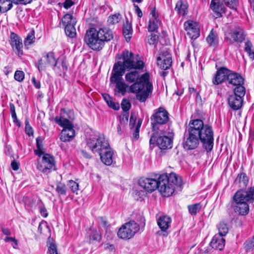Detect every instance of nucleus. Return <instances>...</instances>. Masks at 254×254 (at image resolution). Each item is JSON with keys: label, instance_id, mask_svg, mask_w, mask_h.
Listing matches in <instances>:
<instances>
[{"label": "nucleus", "instance_id": "obj_27", "mask_svg": "<svg viewBox=\"0 0 254 254\" xmlns=\"http://www.w3.org/2000/svg\"><path fill=\"white\" fill-rule=\"evenodd\" d=\"M248 183V178L244 173H241L238 174L235 180V184L238 185L239 187L242 188L246 187Z\"/></svg>", "mask_w": 254, "mask_h": 254}, {"label": "nucleus", "instance_id": "obj_39", "mask_svg": "<svg viewBox=\"0 0 254 254\" xmlns=\"http://www.w3.org/2000/svg\"><path fill=\"white\" fill-rule=\"evenodd\" d=\"M35 31L34 30H32L28 33L26 38L24 41V45L25 46H28L32 44L35 42Z\"/></svg>", "mask_w": 254, "mask_h": 254}, {"label": "nucleus", "instance_id": "obj_52", "mask_svg": "<svg viewBox=\"0 0 254 254\" xmlns=\"http://www.w3.org/2000/svg\"><path fill=\"white\" fill-rule=\"evenodd\" d=\"M25 132L29 136L32 135L33 134V128L30 125L28 119H26L25 121Z\"/></svg>", "mask_w": 254, "mask_h": 254}, {"label": "nucleus", "instance_id": "obj_59", "mask_svg": "<svg viewBox=\"0 0 254 254\" xmlns=\"http://www.w3.org/2000/svg\"><path fill=\"white\" fill-rule=\"evenodd\" d=\"M12 169L14 171H17L19 169V164L15 161H13L11 163Z\"/></svg>", "mask_w": 254, "mask_h": 254}, {"label": "nucleus", "instance_id": "obj_63", "mask_svg": "<svg viewBox=\"0 0 254 254\" xmlns=\"http://www.w3.org/2000/svg\"><path fill=\"white\" fill-rule=\"evenodd\" d=\"M13 119V122L18 126H20V123L19 121L17 119L16 115H15V116H11Z\"/></svg>", "mask_w": 254, "mask_h": 254}, {"label": "nucleus", "instance_id": "obj_3", "mask_svg": "<svg viewBox=\"0 0 254 254\" xmlns=\"http://www.w3.org/2000/svg\"><path fill=\"white\" fill-rule=\"evenodd\" d=\"M129 70L125 75L126 81L132 83L129 88V92L136 93V99L140 102H144L151 95L153 85L150 81V75L147 72L140 75L138 69Z\"/></svg>", "mask_w": 254, "mask_h": 254}, {"label": "nucleus", "instance_id": "obj_14", "mask_svg": "<svg viewBox=\"0 0 254 254\" xmlns=\"http://www.w3.org/2000/svg\"><path fill=\"white\" fill-rule=\"evenodd\" d=\"M124 74L113 70L110 77V82L112 84H116V89L119 93L124 96L127 92V88L128 85L124 82L123 75Z\"/></svg>", "mask_w": 254, "mask_h": 254}, {"label": "nucleus", "instance_id": "obj_29", "mask_svg": "<svg viewBox=\"0 0 254 254\" xmlns=\"http://www.w3.org/2000/svg\"><path fill=\"white\" fill-rule=\"evenodd\" d=\"M36 149L34 150V153L39 157L45 154V149L44 147L43 139L42 137L38 136L36 139Z\"/></svg>", "mask_w": 254, "mask_h": 254}, {"label": "nucleus", "instance_id": "obj_20", "mask_svg": "<svg viewBox=\"0 0 254 254\" xmlns=\"http://www.w3.org/2000/svg\"><path fill=\"white\" fill-rule=\"evenodd\" d=\"M101 161L106 165L110 166L113 162L114 152L109 147L99 153Z\"/></svg>", "mask_w": 254, "mask_h": 254}, {"label": "nucleus", "instance_id": "obj_42", "mask_svg": "<svg viewBox=\"0 0 254 254\" xmlns=\"http://www.w3.org/2000/svg\"><path fill=\"white\" fill-rule=\"evenodd\" d=\"M142 121L141 120H139L136 125L135 126V128L132 129L133 140H136L138 139L139 136V130Z\"/></svg>", "mask_w": 254, "mask_h": 254}, {"label": "nucleus", "instance_id": "obj_7", "mask_svg": "<svg viewBox=\"0 0 254 254\" xmlns=\"http://www.w3.org/2000/svg\"><path fill=\"white\" fill-rule=\"evenodd\" d=\"M153 129L160 131L161 133L166 132V124L169 121V114L162 107H160L154 111V113L150 118Z\"/></svg>", "mask_w": 254, "mask_h": 254}, {"label": "nucleus", "instance_id": "obj_16", "mask_svg": "<svg viewBox=\"0 0 254 254\" xmlns=\"http://www.w3.org/2000/svg\"><path fill=\"white\" fill-rule=\"evenodd\" d=\"M157 60L158 65L163 70L170 68L172 65L171 55L166 48L162 50Z\"/></svg>", "mask_w": 254, "mask_h": 254}, {"label": "nucleus", "instance_id": "obj_34", "mask_svg": "<svg viewBox=\"0 0 254 254\" xmlns=\"http://www.w3.org/2000/svg\"><path fill=\"white\" fill-rule=\"evenodd\" d=\"M47 244L48 247V253L49 254H59L58 252L57 246L56 243L50 237L48 238Z\"/></svg>", "mask_w": 254, "mask_h": 254}, {"label": "nucleus", "instance_id": "obj_58", "mask_svg": "<svg viewBox=\"0 0 254 254\" xmlns=\"http://www.w3.org/2000/svg\"><path fill=\"white\" fill-rule=\"evenodd\" d=\"M134 7L135 8V12L137 14V16L140 18L142 16V13L140 8L137 5H134Z\"/></svg>", "mask_w": 254, "mask_h": 254}, {"label": "nucleus", "instance_id": "obj_32", "mask_svg": "<svg viewBox=\"0 0 254 254\" xmlns=\"http://www.w3.org/2000/svg\"><path fill=\"white\" fill-rule=\"evenodd\" d=\"M12 0H0V13H5L13 6Z\"/></svg>", "mask_w": 254, "mask_h": 254}, {"label": "nucleus", "instance_id": "obj_17", "mask_svg": "<svg viewBox=\"0 0 254 254\" xmlns=\"http://www.w3.org/2000/svg\"><path fill=\"white\" fill-rule=\"evenodd\" d=\"M10 44L15 54L19 57L23 55V44L22 39L15 33L11 32Z\"/></svg>", "mask_w": 254, "mask_h": 254}, {"label": "nucleus", "instance_id": "obj_8", "mask_svg": "<svg viewBox=\"0 0 254 254\" xmlns=\"http://www.w3.org/2000/svg\"><path fill=\"white\" fill-rule=\"evenodd\" d=\"M55 121L59 126L63 127L60 137L61 140L63 142H68L72 140L75 136V131L72 123L63 117H56Z\"/></svg>", "mask_w": 254, "mask_h": 254}, {"label": "nucleus", "instance_id": "obj_55", "mask_svg": "<svg viewBox=\"0 0 254 254\" xmlns=\"http://www.w3.org/2000/svg\"><path fill=\"white\" fill-rule=\"evenodd\" d=\"M32 0H12V3L15 4H24L26 5L30 3Z\"/></svg>", "mask_w": 254, "mask_h": 254}, {"label": "nucleus", "instance_id": "obj_46", "mask_svg": "<svg viewBox=\"0 0 254 254\" xmlns=\"http://www.w3.org/2000/svg\"><path fill=\"white\" fill-rule=\"evenodd\" d=\"M245 248L247 252L250 251L254 249V236L253 237L248 240L244 244Z\"/></svg>", "mask_w": 254, "mask_h": 254}, {"label": "nucleus", "instance_id": "obj_23", "mask_svg": "<svg viewBox=\"0 0 254 254\" xmlns=\"http://www.w3.org/2000/svg\"><path fill=\"white\" fill-rule=\"evenodd\" d=\"M172 219L166 215H161L157 219V225L163 232H166L171 226Z\"/></svg>", "mask_w": 254, "mask_h": 254}, {"label": "nucleus", "instance_id": "obj_64", "mask_svg": "<svg viewBox=\"0 0 254 254\" xmlns=\"http://www.w3.org/2000/svg\"><path fill=\"white\" fill-rule=\"evenodd\" d=\"M2 233L5 235H10L11 233L10 231L8 229H2Z\"/></svg>", "mask_w": 254, "mask_h": 254}, {"label": "nucleus", "instance_id": "obj_37", "mask_svg": "<svg viewBox=\"0 0 254 254\" xmlns=\"http://www.w3.org/2000/svg\"><path fill=\"white\" fill-rule=\"evenodd\" d=\"M243 84H240V85L236 86L234 90V94L233 95H236V96L243 99L246 93V89L243 86Z\"/></svg>", "mask_w": 254, "mask_h": 254}, {"label": "nucleus", "instance_id": "obj_49", "mask_svg": "<svg viewBox=\"0 0 254 254\" xmlns=\"http://www.w3.org/2000/svg\"><path fill=\"white\" fill-rule=\"evenodd\" d=\"M121 108L124 112H128L131 108V104L128 100L124 99L122 102Z\"/></svg>", "mask_w": 254, "mask_h": 254}, {"label": "nucleus", "instance_id": "obj_60", "mask_svg": "<svg viewBox=\"0 0 254 254\" xmlns=\"http://www.w3.org/2000/svg\"><path fill=\"white\" fill-rule=\"evenodd\" d=\"M32 82L36 88L39 89L40 88V82L38 81H37L35 77H33L32 78Z\"/></svg>", "mask_w": 254, "mask_h": 254}, {"label": "nucleus", "instance_id": "obj_47", "mask_svg": "<svg viewBox=\"0 0 254 254\" xmlns=\"http://www.w3.org/2000/svg\"><path fill=\"white\" fill-rule=\"evenodd\" d=\"M38 204L41 215L44 217H47L48 216V213L46 208L44 206L43 202L41 200H39L38 202Z\"/></svg>", "mask_w": 254, "mask_h": 254}, {"label": "nucleus", "instance_id": "obj_2", "mask_svg": "<svg viewBox=\"0 0 254 254\" xmlns=\"http://www.w3.org/2000/svg\"><path fill=\"white\" fill-rule=\"evenodd\" d=\"M139 185L146 191L151 192L158 189L162 195L169 197L173 194L175 189L181 190V178L176 174L171 173L155 175L153 178H141L138 181Z\"/></svg>", "mask_w": 254, "mask_h": 254}, {"label": "nucleus", "instance_id": "obj_38", "mask_svg": "<svg viewBox=\"0 0 254 254\" xmlns=\"http://www.w3.org/2000/svg\"><path fill=\"white\" fill-rule=\"evenodd\" d=\"M160 22L159 19L150 18L148 25V30L151 32L155 31L160 25Z\"/></svg>", "mask_w": 254, "mask_h": 254}, {"label": "nucleus", "instance_id": "obj_31", "mask_svg": "<svg viewBox=\"0 0 254 254\" xmlns=\"http://www.w3.org/2000/svg\"><path fill=\"white\" fill-rule=\"evenodd\" d=\"M123 33L126 41L127 42L129 41L132 37V27L131 24L128 21L124 24Z\"/></svg>", "mask_w": 254, "mask_h": 254}, {"label": "nucleus", "instance_id": "obj_57", "mask_svg": "<svg viewBox=\"0 0 254 254\" xmlns=\"http://www.w3.org/2000/svg\"><path fill=\"white\" fill-rule=\"evenodd\" d=\"M150 18H155V19H159L157 13L156 12V9L155 7H153L152 8L150 13Z\"/></svg>", "mask_w": 254, "mask_h": 254}, {"label": "nucleus", "instance_id": "obj_5", "mask_svg": "<svg viewBox=\"0 0 254 254\" xmlns=\"http://www.w3.org/2000/svg\"><path fill=\"white\" fill-rule=\"evenodd\" d=\"M233 198L235 203L233 206L235 212L240 215H247L249 212L248 202H253L254 200V187H251L247 190H238Z\"/></svg>", "mask_w": 254, "mask_h": 254}, {"label": "nucleus", "instance_id": "obj_15", "mask_svg": "<svg viewBox=\"0 0 254 254\" xmlns=\"http://www.w3.org/2000/svg\"><path fill=\"white\" fill-rule=\"evenodd\" d=\"M55 165V161L54 157L49 154L45 153L42 157L41 163L37 164V169L42 172L49 173Z\"/></svg>", "mask_w": 254, "mask_h": 254}, {"label": "nucleus", "instance_id": "obj_1", "mask_svg": "<svg viewBox=\"0 0 254 254\" xmlns=\"http://www.w3.org/2000/svg\"><path fill=\"white\" fill-rule=\"evenodd\" d=\"M183 146L185 149L196 148L200 142L207 152L213 148L214 133L211 126L204 125L200 119L191 120L186 129Z\"/></svg>", "mask_w": 254, "mask_h": 254}, {"label": "nucleus", "instance_id": "obj_18", "mask_svg": "<svg viewBox=\"0 0 254 254\" xmlns=\"http://www.w3.org/2000/svg\"><path fill=\"white\" fill-rule=\"evenodd\" d=\"M230 70L227 68L222 67L218 69L212 79V83L214 85H219L225 81H227L228 74Z\"/></svg>", "mask_w": 254, "mask_h": 254}, {"label": "nucleus", "instance_id": "obj_24", "mask_svg": "<svg viewBox=\"0 0 254 254\" xmlns=\"http://www.w3.org/2000/svg\"><path fill=\"white\" fill-rule=\"evenodd\" d=\"M228 104L233 110L240 109L243 105V99L236 95H230L228 98Z\"/></svg>", "mask_w": 254, "mask_h": 254}, {"label": "nucleus", "instance_id": "obj_61", "mask_svg": "<svg viewBox=\"0 0 254 254\" xmlns=\"http://www.w3.org/2000/svg\"><path fill=\"white\" fill-rule=\"evenodd\" d=\"M5 242H13L15 246L17 245V241L14 238L12 237H6L4 239Z\"/></svg>", "mask_w": 254, "mask_h": 254}, {"label": "nucleus", "instance_id": "obj_40", "mask_svg": "<svg viewBox=\"0 0 254 254\" xmlns=\"http://www.w3.org/2000/svg\"><path fill=\"white\" fill-rule=\"evenodd\" d=\"M75 24L69 25L67 27H64L65 33L67 36L70 38H74L75 37L76 33L75 28Z\"/></svg>", "mask_w": 254, "mask_h": 254}, {"label": "nucleus", "instance_id": "obj_43", "mask_svg": "<svg viewBox=\"0 0 254 254\" xmlns=\"http://www.w3.org/2000/svg\"><path fill=\"white\" fill-rule=\"evenodd\" d=\"M121 18L122 16L120 14H115L108 17L107 22L109 25H114L118 23Z\"/></svg>", "mask_w": 254, "mask_h": 254}, {"label": "nucleus", "instance_id": "obj_25", "mask_svg": "<svg viewBox=\"0 0 254 254\" xmlns=\"http://www.w3.org/2000/svg\"><path fill=\"white\" fill-rule=\"evenodd\" d=\"M225 240L222 236L215 235L212 238L210 245L215 249L222 250L225 246Z\"/></svg>", "mask_w": 254, "mask_h": 254}, {"label": "nucleus", "instance_id": "obj_44", "mask_svg": "<svg viewBox=\"0 0 254 254\" xmlns=\"http://www.w3.org/2000/svg\"><path fill=\"white\" fill-rule=\"evenodd\" d=\"M223 1L226 6L235 10H237L239 3L238 0H224Z\"/></svg>", "mask_w": 254, "mask_h": 254}, {"label": "nucleus", "instance_id": "obj_51", "mask_svg": "<svg viewBox=\"0 0 254 254\" xmlns=\"http://www.w3.org/2000/svg\"><path fill=\"white\" fill-rule=\"evenodd\" d=\"M109 101L107 102L108 106L115 110H118L120 108V105L118 103H115L112 100V99L109 96H107Z\"/></svg>", "mask_w": 254, "mask_h": 254}, {"label": "nucleus", "instance_id": "obj_21", "mask_svg": "<svg viewBox=\"0 0 254 254\" xmlns=\"http://www.w3.org/2000/svg\"><path fill=\"white\" fill-rule=\"evenodd\" d=\"M227 81L229 85L236 86L240 84H244V79L239 73L230 70Z\"/></svg>", "mask_w": 254, "mask_h": 254}, {"label": "nucleus", "instance_id": "obj_36", "mask_svg": "<svg viewBox=\"0 0 254 254\" xmlns=\"http://www.w3.org/2000/svg\"><path fill=\"white\" fill-rule=\"evenodd\" d=\"M219 231L217 235L225 236L228 232V227L227 224L224 221L221 222L217 226Z\"/></svg>", "mask_w": 254, "mask_h": 254}, {"label": "nucleus", "instance_id": "obj_26", "mask_svg": "<svg viewBox=\"0 0 254 254\" xmlns=\"http://www.w3.org/2000/svg\"><path fill=\"white\" fill-rule=\"evenodd\" d=\"M188 4L184 3L182 0H179L177 2L175 10L178 15L185 16L188 13Z\"/></svg>", "mask_w": 254, "mask_h": 254}, {"label": "nucleus", "instance_id": "obj_48", "mask_svg": "<svg viewBox=\"0 0 254 254\" xmlns=\"http://www.w3.org/2000/svg\"><path fill=\"white\" fill-rule=\"evenodd\" d=\"M68 186L72 192L77 194L76 192L78 190L79 188L78 183L73 180H70L68 181Z\"/></svg>", "mask_w": 254, "mask_h": 254}, {"label": "nucleus", "instance_id": "obj_19", "mask_svg": "<svg viewBox=\"0 0 254 254\" xmlns=\"http://www.w3.org/2000/svg\"><path fill=\"white\" fill-rule=\"evenodd\" d=\"M210 7L219 17H221L226 10V7L220 0H211Z\"/></svg>", "mask_w": 254, "mask_h": 254}, {"label": "nucleus", "instance_id": "obj_50", "mask_svg": "<svg viewBox=\"0 0 254 254\" xmlns=\"http://www.w3.org/2000/svg\"><path fill=\"white\" fill-rule=\"evenodd\" d=\"M14 79L19 82H21L24 78V73L22 71L17 70L14 73Z\"/></svg>", "mask_w": 254, "mask_h": 254}, {"label": "nucleus", "instance_id": "obj_33", "mask_svg": "<svg viewBox=\"0 0 254 254\" xmlns=\"http://www.w3.org/2000/svg\"><path fill=\"white\" fill-rule=\"evenodd\" d=\"M62 24L64 27L69 25L76 24V20L71 14L67 13L65 14L62 19Z\"/></svg>", "mask_w": 254, "mask_h": 254}, {"label": "nucleus", "instance_id": "obj_54", "mask_svg": "<svg viewBox=\"0 0 254 254\" xmlns=\"http://www.w3.org/2000/svg\"><path fill=\"white\" fill-rule=\"evenodd\" d=\"M136 122V117L135 116V114L133 113L131 114V116L129 119V126L130 128V129H132L134 128H135V126L136 125L135 124Z\"/></svg>", "mask_w": 254, "mask_h": 254}, {"label": "nucleus", "instance_id": "obj_62", "mask_svg": "<svg viewBox=\"0 0 254 254\" xmlns=\"http://www.w3.org/2000/svg\"><path fill=\"white\" fill-rule=\"evenodd\" d=\"M9 106H10V113L11 114V116H15V115H16V112H15V106H14V104L10 103L9 105Z\"/></svg>", "mask_w": 254, "mask_h": 254}, {"label": "nucleus", "instance_id": "obj_9", "mask_svg": "<svg viewBox=\"0 0 254 254\" xmlns=\"http://www.w3.org/2000/svg\"><path fill=\"white\" fill-rule=\"evenodd\" d=\"M87 146L93 153H100L110 147L108 140L103 134H100L97 138H90L87 140Z\"/></svg>", "mask_w": 254, "mask_h": 254}, {"label": "nucleus", "instance_id": "obj_4", "mask_svg": "<svg viewBox=\"0 0 254 254\" xmlns=\"http://www.w3.org/2000/svg\"><path fill=\"white\" fill-rule=\"evenodd\" d=\"M114 38L113 31L108 27L99 28L98 30L90 28L86 30L84 41L89 48L94 51H100L104 47L105 42Z\"/></svg>", "mask_w": 254, "mask_h": 254}, {"label": "nucleus", "instance_id": "obj_10", "mask_svg": "<svg viewBox=\"0 0 254 254\" xmlns=\"http://www.w3.org/2000/svg\"><path fill=\"white\" fill-rule=\"evenodd\" d=\"M163 136H160L157 138L154 134L152 135L150 139L149 142L150 145H154L156 143L158 147L161 150H166L171 149L172 147L173 133L172 132L167 131L165 133H162ZM151 147V146H150Z\"/></svg>", "mask_w": 254, "mask_h": 254}, {"label": "nucleus", "instance_id": "obj_11", "mask_svg": "<svg viewBox=\"0 0 254 254\" xmlns=\"http://www.w3.org/2000/svg\"><path fill=\"white\" fill-rule=\"evenodd\" d=\"M139 230V226L134 221H130L123 225L119 229L117 235L122 239H129Z\"/></svg>", "mask_w": 254, "mask_h": 254}, {"label": "nucleus", "instance_id": "obj_22", "mask_svg": "<svg viewBox=\"0 0 254 254\" xmlns=\"http://www.w3.org/2000/svg\"><path fill=\"white\" fill-rule=\"evenodd\" d=\"M185 29L188 31V34L192 39H196L199 36V30L195 24L192 21H187L184 23Z\"/></svg>", "mask_w": 254, "mask_h": 254}, {"label": "nucleus", "instance_id": "obj_53", "mask_svg": "<svg viewBox=\"0 0 254 254\" xmlns=\"http://www.w3.org/2000/svg\"><path fill=\"white\" fill-rule=\"evenodd\" d=\"M158 36L155 34H151L148 37V43L150 45H155L158 42Z\"/></svg>", "mask_w": 254, "mask_h": 254}, {"label": "nucleus", "instance_id": "obj_30", "mask_svg": "<svg viewBox=\"0 0 254 254\" xmlns=\"http://www.w3.org/2000/svg\"><path fill=\"white\" fill-rule=\"evenodd\" d=\"M87 239L89 243H93L94 242H100L101 236L97 231L90 229L88 232Z\"/></svg>", "mask_w": 254, "mask_h": 254}, {"label": "nucleus", "instance_id": "obj_12", "mask_svg": "<svg viewBox=\"0 0 254 254\" xmlns=\"http://www.w3.org/2000/svg\"><path fill=\"white\" fill-rule=\"evenodd\" d=\"M57 64V60L55 57L54 53L50 52L46 53L43 56V59H40L36 64V66L37 67L39 71L41 72L45 71L48 66H50L54 69L56 67Z\"/></svg>", "mask_w": 254, "mask_h": 254}, {"label": "nucleus", "instance_id": "obj_13", "mask_svg": "<svg viewBox=\"0 0 254 254\" xmlns=\"http://www.w3.org/2000/svg\"><path fill=\"white\" fill-rule=\"evenodd\" d=\"M246 36L243 28L236 27L230 32L225 34V40L229 45H232L234 42L242 43L245 39Z\"/></svg>", "mask_w": 254, "mask_h": 254}, {"label": "nucleus", "instance_id": "obj_41", "mask_svg": "<svg viewBox=\"0 0 254 254\" xmlns=\"http://www.w3.org/2000/svg\"><path fill=\"white\" fill-rule=\"evenodd\" d=\"M245 51L247 53L250 58L254 59V50L253 49V45L250 41H248L245 43Z\"/></svg>", "mask_w": 254, "mask_h": 254}, {"label": "nucleus", "instance_id": "obj_28", "mask_svg": "<svg viewBox=\"0 0 254 254\" xmlns=\"http://www.w3.org/2000/svg\"><path fill=\"white\" fill-rule=\"evenodd\" d=\"M206 41L210 47L215 48L218 45V38L217 34L212 29L206 38Z\"/></svg>", "mask_w": 254, "mask_h": 254}, {"label": "nucleus", "instance_id": "obj_56", "mask_svg": "<svg viewBox=\"0 0 254 254\" xmlns=\"http://www.w3.org/2000/svg\"><path fill=\"white\" fill-rule=\"evenodd\" d=\"M74 2L71 0H65V1L63 3V6L65 9H68L70 8L72 5H73Z\"/></svg>", "mask_w": 254, "mask_h": 254}, {"label": "nucleus", "instance_id": "obj_6", "mask_svg": "<svg viewBox=\"0 0 254 254\" xmlns=\"http://www.w3.org/2000/svg\"><path fill=\"white\" fill-rule=\"evenodd\" d=\"M121 57L123 62L119 61L115 63L113 71L125 74L126 70L143 69L144 63L141 60L136 59L132 52L127 50L124 51L122 53Z\"/></svg>", "mask_w": 254, "mask_h": 254}, {"label": "nucleus", "instance_id": "obj_45", "mask_svg": "<svg viewBox=\"0 0 254 254\" xmlns=\"http://www.w3.org/2000/svg\"><path fill=\"white\" fill-rule=\"evenodd\" d=\"M56 190L59 195H65L66 194V187L62 183L57 184Z\"/></svg>", "mask_w": 254, "mask_h": 254}, {"label": "nucleus", "instance_id": "obj_35", "mask_svg": "<svg viewBox=\"0 0 254 254\" xmlns=\"http://www.w3.org/2000/svg\"><path fill=\"white\" fill-rule=\"evenodd\" d=\"M202 205L200 203L189 205L188 208L189 213L192 216H195L201 209Z\"/></svg>", "mask_w": 254, "mask_h": 254}]
</instances>
